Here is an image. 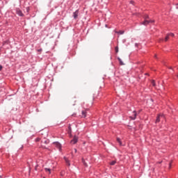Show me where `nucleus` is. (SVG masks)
Segmentation results:
<instances>
[{"label": "nucleus", "mask_w": 178, "mask_h": 178, "mask_svg": "<svg viewBox=\"0 0 178 178\" xmlns=\"http://www.w3.org/2000/svg\"><path fill=\"white\" fill-rule=\"evenodd\" d=\"M147 19H149V16L147 15H145V20H147Z\"/></svg>", "instance_id": "19"}, {"label": "nucleus", "mask_w": 178, "mask_h": 178, "mask_svg": "<svg viewBox=\"0 0 178 178\" xmlns=\"http://www.w3.org/2000/svg\"><path fill=\"white\" fill-rule=\"evenodd\" d=\"M74 153L76 154V152H77V149H74Z\"/></svg>", "instance_id": "25"}, {"label": "nucleus", "mask_w": 178, "mask_h": 178, "mask_svg": "<svg viewBox=\"0 0 178 178\" xmlns=\"http://www.w3.org/2000/svg\"><path fill=\"white\" fill-rule=\"evenodd\" d=\"M73 17H74V19H77V17H79V10H76L73 13Z\"/></svg>", "instance_id": "6"}, {"label": "nucleus", "mask_w": 178, "mask_h": 178, "mask_svg": "<svg viewBox=\"0 0 178 178\" xmlns=\"http://www.w3.org/2000/svg\"><path fill=\"white\" fill-rule=\"evenodd\" d=\"M60 175L61 176H63L65 175V172H61Z\"/></svg>", "instance_id": "22"}, {"label": "nucleus", "mask_w": 178, "mask_h": 178, "mask_svg": "<svg viewBox=\"0 0 178 178\" xmlns=\"http://www.w3.org/2000/svg\"><path fill=\"white\" fill-rule=\"evenodd\" d=\"M116 33H118V34H124V31H118V32H116Z\"/></svg>", "instance_id": "15"}, {"label": "nucleus", "mask_w": 178, "mask_h": 178, "mask_svg": "<svg viewBox=\"0 0 178 178\" xmlns=\"http://www.w3.org/2000/svg\"><path fill=\"white\" fill-rule=\"evenodd\" d=\"M42 143H44V144H48L49 141L48 140H44Z\"/></svg>", "instance_id": "17"}, {"label": "nucleus", "mask_w": 178, "mask_h": 178, "mask_svg": "<svg viewBox=\"0 0 178 178\" xmlns=\"http://www.w3.org/2000/svg\"><path fill=\"white\" fill-rule=\"evenodd\" d=\"M172 166V163H170V168Z\"/></svg>", "instance_id": "29"}, {"label": "nucleus", "mask_w": 178, "mask_h": 178, "mask_svg": "<svg viewBox=\"0 0 178 178\" xmlns=\"http://www.w3.org/2000/svg\"><path fill=\"white\" fill-rule=\"evenodd\" d=\"M64 159L67 166H70V161H69V159L66 157H64Z\"/></svg>", "instance_id": "8"}, {"label": "nucleus", "mask_w": 178, "mask_h": 178, "mask_svg": "<svg viewBox=\"0 0 178 178\" xmlns=\"http://www.w3.org/2000/svg\"><path fill=\"white\" fill-rule=\"evenodd\" d=\"M169 37H170V35H169V33H168V34H167V35L165 38V42L168 41V40H169Z\"/></svg>", "instance_id": "10"}, {"label": "nucleus", "mask_w": 178, "mask_h": 178, "mask_svg": "<svg viewBox=\"0 0 178 178\" xmlns=\"http://www.w3.org/2000/svg\"><path fill=\"white\" fill-rule=\"evenodd\" d=\"M81 113H82V118H86V113H87V112H86V111H82V112H81Z\"/></svg>", "instance_id": "9"}, {"label": "nucleus", "mask_w": 178, "mask_h": 178, "mask_svg": "<svg viewBox=\"0 0 178 178\" xmlns=\"http://www.w3.org/2000/svg\"><path fill=\"white\" fill-rule=\"evenodd\" d=\"M117 141H118V143L120 144V145H122V140H120V138H117Z\"/></svg>", "instance_id": "11"}, {"label": "nucleus", "mask_w": 178, "mask_h": 178, "mask_svg": "<svg viewBox=\"0 0 178 178\" xmlns=\"http://www.w3.org/2000/svg\"><path fill=\"white\" fill-rule=\"evenodd\" d=\"M69 130L70 131H72V127L70 126L69 127Z\"/></svg>", "instance_id": "24"}, {"label": "nucleus", "mask_w": 178, "mask_h": 178, "mask_svg": "<svg viewBox=\"0 0 178 178\" xmlns=\"http://www.w3.org/2000/svg\"><path fill=\"white\" fill-rule=\"evenodd\" d=\"M116 164V161H113L110 163V165H113Z\"/></svg>", "instance_id": "14"}, {"label": "nucleus", "mask_w": 178, "mask_h": 178, "mask_svg": "<svg viewBox=\"0 0 178 178\" xmlns=\"http://www.w3.org/2000/svg\"><path fill=\"white\" fill-rule=\"evenodd\" d=\"M177 77H178V75H177Z\"/></svg>", "instance_id": "30"}, {"label": "nucleus", "mask_w": 178, "mask_h": 178, "mask_svg": "<svg viewBox=\"0 0 178 178\" xmlns=\"http://www.w3.org/2000/svg\"><path fill=\"white\" fill-rule=\"evenodd\" d=\"M42 51V49H38V52H41Z\"/></svg>", "instance_id": "23"}, {"label": "nucleus", "mask_w": 178, "mask_h": 178, "mask_svg": "<svg viewBox=\"0 0 178 178\" xmlns=\"http://www.w3.org/2000/svg\"><path fill=\"white\" fill-rule=\"evenodd\" d=\"M16 13H17V15H18V16H21V17L24 16V14H23V13L22 12V10H21L20 9H19V8H17V9L16 10Z\"/></svg>", "instance_id": "3"}, {"label": "nucleus", "mask_w": 178, "mask_h": 178, "mask_svg": "<svg viewBox=\"0 0 178 178\" xmlns=\"http://www.w3.org/2000/svg\"><path fill=\"white\" fill-rule=\"evenodd\" d=\"M132 120H136V118H137V113L136 111L133 112V115L130 117Z\"/></svg>", "instance_id": "7"}, {"label": "nucleus", "mask_w": 178, "mask_h": 178, "mask_svg": "<svg viewBox=\"0 0 178 178\" xmlns=\"http://www.w3.org/2000/svg\"><path fill=\"white\" fill-rule=\"evenodd\" d=\"M152 86H153V87H155V81H152Z\"/></svg>", "instance_id": "20"}, {"label": "nucleus", "mask_w": 178, "mask_h": 178, "mask_svg": "<svg viewBox=\"0 0 178 178\" xmlns=\"http://www.w3.org/2000/svg\"><path fill=\"white\" fill-rule=\"evenodd\" d=\"M118 59L120 65H124V63H123V61H122V59H120V58H118Z\"/></svg>", "instance_id": "13"}, {"label": "nucleus", "mask_w": 178, "mask_h": 178, "mask_svg": "<svg viewBox=\"0 0 178 178\" xmlns=\"http://www.w3.org/2000/svg\"><path fill=\"white\" fill-rule=\"evenodd\" d=\"M115 51L116 54H118V52H119V47H116L115 48Z\"/></svg>", "instance_id": "16"}, {"label": "nucleus", "mask_w": 178, "mask_h": 178, "mask_svg": "<svg viewBox=\"0 0 178 178\" xmlns=\"http://www.w3.org/2000/svg\"><path fill=\"white\" fill-rule=\"evenodd\" d=\"M36 141H40V138H37V139H36Z\"/></svg>", "instance_id": "27"}, {"label": "nucleus", "mask_w": 178, "mask_h": 178, "mask_svg": "<svg viewBox=\"0 0 178 178\" xmlns=\"http://www.w3.org/2000/svg\"><path fill=\"white\" fill-rule=\"evenodd\" d=\"M82 162L85 166H87V163H86V161H84V159H82Z\"/></svg>", "instance_id": "21"}, {"label": "nucleus", "mask_w": 178, "mask_h": 178, "mask_svg": "<svg viewBox=\"0 0 178 178\" xmlns=\"http://www.w3.org/2000/svg\"><path fill=\"white\" fill-rule=\"evenodd\" d=\"M168 34H169L170 37H175V33H170Z\"/></svg>", "instance_id": "18"}, {"label": "nucleus", "mask_w": 178, "mask_h": 178, "mask_svg": "<svg viewBox=\"0 0 178 178\" xmlns=\"http://www.w3.org/2000/svg\"><path fill=\"white\" fill-rule=\"evenodd\" d=\"M131 3H134V1H131Z\"/></svg>", "instance_id": "28"}, {"label": "nucleus", "mask_w": 178, "mask_h": 178, "mask_svg": "<svg viewBox=\"0 0 178 178\" xmlns=\"http://www.w3.org/2000/svg\"><path fill=\"white\" fill-rule=\"evenodd\" d=\"M165 117L162 114H159L156 119V123H159L161 122V119H163Z\"/></svg>", "instance_id": "2"}, {"label": "nucleus", "mask_w": 178, "mask_h": 178, "mask_svg": "<svg viewBox=\"0 0 178 178\" xmlns=\"http://www.w3.org/2000/svg\"><path fill=\"white\" fill-rule=\"evenodd\" d=\"M149 23H155V21L145 19V21L142 22V24H143V26H147V24H149Z\"/></svg>", "instance_id": "1"}, {"label": "nucleus", "mask_w": 178, "mask_h": 178, "mask_svg": "<svg viewBox=\"0 0 178 178\" xmlns=\"http://www.w3.org/2000/svg\"><path fill=\"white\" fill-rule=\"evenodd\" d=\"M78 140H79V138H77V136H74L70 143L71 144H76V143H77Z\"/></svg>", "instance_id": "5"}, {"label": "nucleus", "mask_w": 178, "mask_h": 178, "mask_svg": "<svg viewBox=\"0 0 178 178\" xmlns=\"http://www.w3.org/2000/svg\"><path fill=\"white\" fill-rule=\"evenodd\" d=\"M2 65H0V72H1V70H2Z\"/></svg>", "instance_id": "26"}, {"label": "nucleus", "mask_w": 178, "mask_h": 178, "mask_svg": "<svg viewBox=\"0 0 178 178\" xmlns=\"http://www.w3.org/2000/svg\"><path fill=\"white\" fill-rule=\"evenodd\" d=\"M54 145H55V147H56V148H58L59 150H60V149L62 148V145L58 142L54 143Z\"/></svg>", "instance_id": "4"}, {"label": "nucleus", "mask_w": 178, "mask_h": 178, "mask_svg": "<svg viewBox=\"0 0 178 178\" xmlns=\"http://www.w3.org/2000/svg\"><path fill=\"white\" fill-rule=\"evenodd\" d=\"M44 170H46V172H48L49 175H51V169H49V168H44Z\"/></svg>", "instance_id": "12"}]
</instances>
